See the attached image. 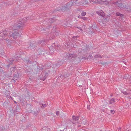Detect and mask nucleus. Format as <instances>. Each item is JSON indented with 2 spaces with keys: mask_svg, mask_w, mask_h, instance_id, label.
<instances>
[{
  "mask_svg": "<svg viewBox=\"0 0 131 131\" xmlns=\"http://www.w3.org/2000/svg\"><path fill=\"white\" fill-rule=\"evenodd\" d=\"M115 4L118 7L121 8H125V7L126 5H124L122 3H119L118 2L115 3Z\"/></svg>",
  "mask_w": 131,
  "mask_h": 131,
  "instance_id": "5",
  "label": "nucleus"
},
{
  "mask_svg": "<svg viewBox=\"0 0 131 131\" xmlns=\"http://www.w3.org/2000/svg\"><path fill=\"white\" fill-rule=\"evenodd\" d=\"M113 95L112 94H111V96H112Z\"/></svg>",
  "mask_w": 131,
  "mask_h": 131,
  "instance_id": "34",
  "label": "nucleus"
},
{
  "mask_svg": "<svg viewBox=\"0 0 131 131\" xmlns=\"http://www.w3.org/2000/svg\"><path fill=\"white\" fill-rule=\"evenodd\" d=\"M48 128L46 127H44L42 129V131H47Z\"/></svg>",
  "mask_w": 131,
  "mask_h": 131,
  "instance_id": "14",
  "label": "nucleus"
},
{
  "mask_svg": "<svg viewBox=\"0 0 131 131\" xmlns=\"http://www.w3.org/2000/svg\"><path fill=\"white\" fill-rule=\"evenodd\" d=\"M72 1L70 2L69 3H68L65 6L61 8V10H67V9L69 8L70 7L73 5V4L72 3Z\"/></svg>",
  "mask_w": 131,
  "mask_h": 131,
  "instance_id": "4",
  "label": "nucleus"
},
{
  "mask_svg": "<svg viewBox=\"0 0 131 131\" xmlns=\"http://www.w3.org/2000/svg\"><path fill=\"white\" fill-rule=\"evenodd\" d=\"M56 65H54V67H55L56 66Z\"/></svg>",
  "mask_w": 131,
  "mask_h": 131,
  "instance_id": "37",
  "label": "nucleus"
},
{
  "mask_svg": "<svg viewBox=\"0 0 131 131\" xmlns=\"http://www.w3.org/2000/svg\"><path fill=\"white\" fill-rule=\"evenodd\" d=\"M110 112L112 114H114V113L115 111L114 110H111Z\"/></svg>",
  "mask_w": 131,
  "mask_h": 131,
  "instance_id": "25",
  "label": "nucleus"
},
{
  "mask_svg": "<svg viewBox=\"0 0 131 131\" xmlns=\"http://www.w3.org/2000/svg\"><path fill=\"white\" fill-rule=\"evenodd\" d=\"M87 108L89 110L90 108V106H88L87 107Z\"/></svg>",
  "mask_w": 131,
  "mask_h": 131,
  "instance_id": "30",
  "label": "nucleus"
},
{
  "mask_svg": "<svg viewBox=\"0 0 131 131\" xmlns=\"http://www.w3.org/2000/svg\"><path fill=\"white\" fill-rule=\"evenodd\" d=\"M59 111H58L56 112V114L57 115H59Z\"/></svg>",
  "mask_w": 131,
  "mask_h": 131,
  "instance_id": "28",
  "label": "nucleus"
},
{
  "mask_svg": "<svg viewBox=\"0 0 131 131\" xmlns=\"http://www.w3.org/2000/svg\"><path fill=\"white\" fill-rule=\"evenodd\" d=\"M7 33L6 30H2L0 32V38L1 39H3L7 36Z\"/></svg>",
  "mask_w": 131,
  "mask_h": 131,
  "instance_id": "3",
  "label": "nucleus"
},
{
  "mask_svg": "<svg viewBox=\"0 0 131 131\" xmlns=\"http://www.w3.org/2000/svg\"><path fill=\"white\" fill-rule=\"evenodd\" d=\"M86 13L84 12H82L81 13V15L82 16H84L86 15Z\"/></svg>",
  "mask_w": 131,
  "mask_h": 131,
  "instance_id": "17",
  "label": "nucleus"
},
{
  "mask_svg": "<svg viewBox=\"0 0 131 131\" xmlns=\"http://www.w3.org/2000/svg\"><path fill=\"white\" fill-rule=\"evenodd\" d=\"M89 1L91 3L93 4L96 3V1H94V0H90Z\"/></svg>",
  "mask_w": 131,
  "mask_h": 131,
  "instance_id": "18",
  "label": "nucleus"
},
{
  "mask_svg": "<svg viewBox=\"0 0 131 131\" xmlns=\"http://www.w3.org/2000/svg\"><path fill=\"white\" fill-rule=\"evenodd\" d=\"M88 3V1L86 0H83L81 1V2L78 3V4L79 5H82L83 4L85 5Z\"/></svg>",
  "mask_w": 131,
  "mask_h": 131,
  "instance_id": "8",
  "label": "nucleus"
},
{
  "mask_svg": "<svg viewBox=\"0 0 131 131\" xmlns=\"http://www.w3.org/2000/svg\"><path fill=\"white\" fill-rule=\"evenodd\" d=\"M79 58V60L81 58L83 59H84L85 60L88 59H89V58Z\"/></svg>",
  "mask_w": 131,
  "mask_h": 131,
  "instance_id": "26",
  "label": "nucleus"
},
{
  "mask_svg": "<svg viewBox=\"0 0 131 131\" xmlns=\"http://www.w3.org/2000/svg\"><path fill=\"white\" fill-rule=\"evenodd\" d=\"M78 0H73V1L74 3L75 4H78L77 3H76V2L78 1Z\"/></svg>",
  "mask_w": 131,
  "mask_h": 131,
  "instance_id": "27",
  "label": "nucleus"
},
{
  "mask_svg": "<svg viewBox=\"0 0 131 131\" xmlns=\"http://www.w3.org/2000/svg\"><path fill=\"white\" fill-rule=\"evenodd\" d=\"M39 104L40 106L42 108H44L46 106V105L45 104H43L42 103H39Z\"/></svg>",
  "mask_w": 131,
  "mask_h": 131,
  "instance_id": "12",
  "label": "nucleus"
},
{
  "mask_svg": "<svg viewBox=\"0 0 131 131\" xmlns=\"http://www.w3.org/2000/svg\"><path fill=\"white\" fill-rule=\"evenodd\" d=\"M53 22V21H51V23H52V22Z\"/></svg>",
  "mask_w": 131,
  "mask_h": 131,
  "instance_id": "36",
  "label": "nucleus"
},
{
  "mask_svg": "<svg viewBox=\"0 0 131 131\" xmlns=\"http://www.w3.org/2000/svg\"><path fill=\"white\" fill-rule=\"evenodd\" d=\"M43 79L45 80L48 75V73L47 72H43L42 73Z\"/></svg>",
  "mask_w": 131,
  "mask_h": 131,
  "instance_id": "6",
  "label": "nucleus"
},
{
  "mask_svg": "<svg viewBox=\"0 0 131 131\" xmlns=\"http://www.w3.org/2000/svg\"><path fill=\"white\" fill-rule=\"evenodd\" d=\"M107 0H98V1L102 3H104V4H107L108 2H106Z\"/></svg>",
  "mask_w": 131,
  "mask_h": 131,
  "instance_id": "9",
  "label": "nucleus"
},
{
  "mask_svg": "<svg viewBox=\"0 0 131 131\" xmlns=\"http://www.w3.org/2000/svg\"><path fill=\"white\" fill-rule=\"evenodd\" d=\"M121 92L123 93L125 95H127L128 94V93L125 91H122Z\"/></svg>",
  "mask_w": 131,
  "mask_h": 131,
  "instance_id": "20",
  "label": "nucleus"
},
{
  "mask_svg": "<svg viewBox=\"0 0 131 131\" xmlns=\"http://www.w3.org/2000/svg\"><path fill=\"white\" fill-rule=\"evenodd\" d=\"M9 65H7V68H8L9 67Z\"/></svg>",
  "mask_w": 131,
  "mask_h": 131,
  "instance_id": "32",
  "label": "nucleus"
},
{
  "mask_svg": "<svg viewBox=\"0 0 131 131\" xmlns=\"http://www.w3.org/2000/svg\"><path fill=\"white\" fill-rule=\"evenodd\" d=\"M128 98L130 99H131V96H129Z\"/></svg>",
  "mask_w": 131,
  "mask_h": 131,
  "instance_id": "33",
  "label": "nucleus"
},
{
  "mask_svg": "<svg viewBox=\"0 0 131 131\" xmlns=\"http://www.w3.org/2000/svg\"><path fill=\"white\" fill-rule=\"evenodd\" d=\"M15 67H12V68L10 69L12 71H15Z\"/></svg>",
  "mask_w": 131,
  "mask_h": 131,
  "instance_id": "24",
  "label": "nucleus"
},
{
  "mask_svg": "<svg viewBox=\"0 0 131 131\" xmlns=\"http://www.w3.org/2000/svg\"><path fill=\"white\" fill-rule=\"evenodd\" d=\"M93 57V56H91L90 57Z\"/></svg>",
  "mask_w": 131,
  "mask_h": 131,
  "instance_id": "38",
  "label": "nucleus"
},
{
  "mask_svg": "<svg viewBox=\"0 0 131 131\" xmlns=\"http://www.w3.org/2000/svg\"><path fill=\"white\" fill-rule=\"evenodd\" d=\"M49 49L50 50V53H52L53 52L54 49L53 48V47H51Z\"/></svg>",
  "mask_w": 131,
  "mask_h": 131,
  "instance_id": "13",
  "label": "nucleus"
},
{
  "mask_svg": "<svg viewBox=\"0 0 131 131\" xmlns=\"http://www.w3.org/2000/svg\"><path fill=\"white\" fill-rule=\"evenodd\" d=\"M100 131H102V130H100Z\"/></svg>",
  "mask_w": 131,
  "mask_h": 131,
  "instance_id": "39",
  "label": "nucleus"
},
{
  "mask_svg": "<svg viewBox=\"0 0 131 131\" xmlns=\"http://www.w3.org/2000/svg\"><path fill=\"white\" fill-rule=\"evenodd\" d=\"M66 56H65V57H74L73 55L72 54H70L69 53H68L67 54H66Z\"/></svg>",
  "mask_w": 131,
  "mask_h": 131,
  "instance_id": "11",
  "label": "nucleus"
},
{
  "mask_svg": "<svg viewBox=\"0 0 131 131\" xmlns=\"http://www.w3.org/2000/svg\"><path fill=\"white\" fill-rule=\"evenodd\" d=\"M69 74H68V75H65V77H68L69 76Z\"/></svg>",
  "mask_w": 131,
  "mask_h": 131,
  "instance_id": "31",
  "label": "nucleus"
},
{
  "mask_svg": "<svg viewBox=\"0 0 131 131\" xmlns=\"http://www.w3.org/2000/svg\"><path fill=\"white\" fill-rule=\"evenodd\" d=\"M116 15L117 16H121V17H122L123 16V15L122 14H121L119 13H116Z\"/></svg>",
  "mask_w": 131,
  "mask_h": 131,
  "instance_id": "16",
  "label": "nucleus"
},
{
  "mask_svg": "<svg viewBox=\"0 0 131 131\" xmlns=\"http://www.w3.org/2000/svg\"><path fill=\"white\" fill-rule=\"evenodd\" d=\"M75 27L79 29L81 31H83V30L82 29L81 27L78 26H75Z\"/></svg>",
  "mask_w": 131,
  "mask_h": 131,
  "instance_id": "21",
  "label": "nucleus"
},
{
  "mask_svg": "<svg viewBox=\"0 0 131 131\" xmlns=\"http://www.w3.org/2000/svg\"><path fill=\"white\" fill-rule=\"evenodd\" d=\"M28 18H24L23 19H21L18 21V24H15L13 27L10 28L9 34L11 36H12L14 39L19 36L18 33V30L19 29H22L24 25V23L27 22Z\"/></svg>",
  "mask_w": 131,
  "mask_h": 131,
  "instance_id": "1",
  "label": "nucleus"
},
{
  "mask_svg": "<svg viewBox=\"0 0 131 131\" xmlns=\"http://www.w3.org/2000/svg\"><path fill=\"white\" fill-rule=\"evenodd\" d=\"M14 60L12 59L9 60V61H7L8 63L9 64H11L12 63V62Z\"/></svg>",
  "mask_w": 131,
  "mask_h": 131,
  "instance_id": "15",
  "label": "nucleus"
},
{
  "mask_svg": "<svg viewBox=\"0 0 131 131\" xmlns=\"http://www.w3.org/2000/svg\"><path fill=\"white\" fill-rule=\"evenodd\" d=\"M28 62H31L29 60L28 61Z\"/></svg>",
  "mask_w": 131,
  "mask_h": 131,
  "instance_id": "35",
  "label": "nucleus"
},
{
  "mask_svg": "<svg viewBox=\"0 0 131 131\" xmlns=\"http://www.w3.org/2000/svg\"><path fill=\"white\" fill-rule=\"evenodd\" d=\"M115 102V99L114 98L111 99L109 101V103L110 104H112Z\"/></svg>",
  "mask_w": 131,
  "mask_h": 131,
  "instance_id": "10",
  "label": "nucleus"
},
{
  "mask_svg": "<svg viewBox=\"0 0 131 131\" xmlns=\"http://www.w3.org/2000/svg\"><path fill=\"white\" fill-rule=\"evenodd\" d=\"M6 41L8 44L10 45L11 44V42L8 39H6Z\"/></svg>",
  "mask_w": 131,
  "mask_h": 131,
  "instance_id": "19",
  "label": "nucleus"
},
{
  "mask_svg": "<svg viewBox=\"0 0 131 131\" xmlns=\"http://www.w3.org/2000/svg\"><path fill=\"white\" fill-rule=\"evenodd\" d=\"M81 18L83 20H87L88 19V18L87 17H81Z\"/></svg>",
  "mask_w": 131,
  "mask_h": 131,
  "instance_id": "23",
  "label": "nucleus"
},
{
  "mask_svg": "<svg viewBox=\"0 0 131 131\" xmlns=\"http://www.w3.org/2000/svg\"><path fill=\"white\" fill-rule=\"evenodd\" d=\"M121 127H119L118 128V131H121Z\"/></svg>",
  "mask_w": 131,
  "mask_h": 131,
  "instance_id": "29",
  "label": "nucleus"
},
{
  "mask_svg": "<svg viewBox=\"0 0 131 131\" xmlns=\"http://www.w3.org/2000/svg\"><path fill=\"white\" fill-rule=\"evenodd\" d=\"M72 119L69 121V122L72 123L73 124H77L78 123V121L79 119L78 116H73Z\"/></svg>",
  "mask_w": 131,
  "mask_h": 131,
  "instance_id": "2",
  "label": "nucleus"
},
{
  "mask_svg": "<svg viewBox=\"0 0 131 131\" xmlns=\"http://www.w3.org/2000/svg\"><path fill=\"white\" fill-rule=\"evenodd\" d=\"M101 57V56L99 54H96L95 55V56H94L95 57Z\"/></svg>",
  "mask_w": 131,
  "mask_h": 131,
  "instance_id": "22",
  "label": "nucleus"
},
{
  "mask_svg": "<svg viewBox=\"0 0 131 131\" xmlns=\"http://www.w3.org/2000/svg\"><path fill=\"white\" fill-rule=\"evenodd\" d=\"M96 13L99 15L103 17L105 15L104 13L102 11H99L96 12Z\"/></svg>",
  "mask_w": 131,
  "mask_h": 131,
  "instance_id": "7",
  "label": "nucleus"
}]
</instances>
